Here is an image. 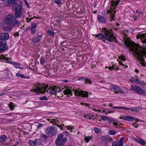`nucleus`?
Returning <instances> with one entry per match:
<instances>
[{
  "label": "nucleus",
  "mask_w": 146,
  "mask_h": 146,
  "mask_svg": "<svg viewBox=\"0 0 146 146\" xmlns=\"http://www.w3.org/2000/svg\"><path fill=\"white\" fill-rule=\"evenodd\" d=\"M124 42L127 46L130 48V51L133 53L135 54V55L136 56V58L139 60L140 64L143 66H145V63L143 56L145 55L146 58L145 49L143 47H140L137 44L129 40H125Z\"/></svg>",
  "instance_id": "nucleus-1"
},
{
  "label": "nucleus",
  "mask_w": 146,
  "mask_h": 146,
  "mask_svg": "<svg viewBox=\"0 0 146 146\" xmlns=\"http://www.w3.org/2000/svg\"><path fill=\"white\" fill-rule=\"evenodd\" d=\"M103 31L105 35L102 33L98 34L96 35L97 37H98L101 39H105L110 42H112L113 40L115 42L117 41V40H115L116 37L114 36L112 34L113 31L112 29L108 30L106 28H104Z\"/></svg>",
  "instance_id": "nucleus-2"
},
{
  "label": "nucleus",
  "mask_w": 146,
  "mask_h": 146,
  "mask_svg": "<svg viewBox=\"0 0 146 146\" xmlns=\"http://www.w3.org/2000/svg\"><path fill=\"white\" fill-rule=\"evenodd\" d=\"M5 23L8 26H11L15 25H19L20 21L16 19L15 16L11 14L7 15L5 20Z\"/></svg>",
  "instance_id": "nucleus-3"
},
{
  "label": "nucleus",
  "mask_w": 146,
  "mask_h": 146,
  "mask_svg": "<svg viewBox=\"0 0 146 146\" xmlns=\"http://www.w3.org/2000/svg\"><path fill=\"white\" fill-rule=\"evenodd\" d=\"M63 134H60L58 135L55 143L57 146H64V143L67 141V139L66 137L63 138Z\"/></svg>",
  "instance_id": "nucleus-4"
},
{
  "label": "nucleus",
  "mask_w": 146,
  "mask_h": 146,
  "mask_svg": "<svg viewBox=\"0 0 146 146\" xmlns=\"http://www.w3.org/2000/svg\"><path fill=\"white\" fill-rule=\"evenodd\" d=\"M44 84H42V86L40 87L35 86L36 87L35 89L31 90V91H33L35 93L38 94L44 93L45 92H48V90L46 91V89L48 88V85H47L46 86H44Z\"/></svg>",
  "instance_id": "nucleus-5"
},
{
  "label": "nucleus",
  "mask_w": 146,
  "mask_h": 146,
  "mask_svg": "<svg viewBox=\"0 0 146 146\" xmlns=\"http://www.w3.org/2000/svg\"><path fill=\"white\" fill-rule=\"evenodd\" d=\"M45 132L50 136H53L57 133V128L55 127L49 126L45 129Z\"/></svg>",
  "instance_id": "nucleus-6"
},
{
  "label": "nucleus",
  "mask_w": 146,
  "mask_h": 146,
  "mask_svg": "<svg viewBox=\"0 0 146 146\" xmlns=\"http://www.w3.org/2000/svg\"><path fill=\"white\" fill-rule=\"evenodd\" d=\"M72 90L74 91V94L76 96H81L83 97H88V92H87L83 91L82 90H81L80 91L78 89L74 90V88L72 89Z\"/></svg>",
  "instance_id": "nucleus-7"
},
{
  "label": "nucleus",
  "mask_w": 146,
  "mask_h": 146,
  "mask_svg": "<svg viewBox=\"0 0 146 146\" xmlns=\"http://www.w3.org/2000/svg\"><path fill=\"white\" fill-rule=\"evenodd\" d=\"M37 27V23L35 22H32L30 26H28L27 27V29L31 31V33L32 35H34L36 32V29Z\"/></svg>",
  "instance_id": "nucleus-8"
},
{
  "label": "nucleus",
  "mask_w": 146,
  "mask_h": 146,
  "mask_svg": "<svg viewBox=\"0 0 146 146\" xmlns=\"http://www.w3.org/2000/svg\"><path fill=\"white\" fill-rule=\"evenodd\" d=\"M13 9L15 11H22L23 7L21 4L16 3L13 5Z\"/></svg>",
  "instance_id": "nucleus-9"
},
{
  "label": "nucleus",
  "mask_w": 146,
  "mask_h": 146,
  "mask_svg": "<svg viewBox=\"0 0 146 146\" xmlns=\"http://www.w3.org/2000/svg\"><path fill=\"white\" fill-rule=\"evenodd\" d=\"M0 38L3 40L5 41L9 38V34L6 33H1L0 34Z\"/></svg>",
  "instance_id": "nucleus-10"
},
{
  "label": "nucleus",
  "mask_w": 146,
  "mask_h": 146,
  "mask_svg": "<svg viewBox=\"0 0 146 146\" xmlns=\"http://www.w3.org/2000/svg\"><path fill=\"white\" fill-rule=\"evenodd\" d=\"M135 92L140 95H142L144 96H146V93L145 91L140 87L137 86Z\"/></svg>",
  "instance_id": "nucleus-11"
},
{
  "label": "nucleus",
  "mask_w": 146,
  "mask_h": 146,
  "mask_svg": "<svg viewBox=\"0 0 146 146\" xmlns=\"http://www.w3.org/2000/svg\"><path fill=\"white\" fill-rule=\"evenodd\" d=\"M137 38H140L143 42L146 43V34L137 35Z\"/></svg>",
  "instance_id": "nucleus-12"
},
{
  "label": "nucleus",
  "mask_w": 146,
  "mask_h": 146,
  "mask_svg": "<svg viewBox=\"0 0 146 146\" xmlns=\"http://www.w3.org/2000/svg\"><path fill=\"white\" fill-rule=\"evenodd\" d=\"M8 48V46L5 43L0 46V52L1 53L6 50Z\"/></svg>",
  "instance_id": "nucleus-13"
},
{
  "label": "nucleus",
  "mask_w": 146,
  "mask_h": 146,
  "mask_svg": "<svg viewBox=\"0 0 146 146\" xmlns=\"http://www.w3.org/2000/svg\"><path fill=\"white\" fill-rule=\"evenodd\" d=\"M15 17L16 19L21 18L22 16L23 13L22 11H15Z\"/></svg>",
  "instance_id": "nucleus-14"
},
{
  "label": "nucleus",
  "mask_w": 146,
  "mask_h": 146,
  "mask_svg": "<svg viewBox=\"0 0 146 146\" xmlns=\"http://www.w3.org/2000/svg\"><path fill=\"white\" fill-rule=\"evenodd\" d=\"M42 38L41 35H39L37 37L32 39V41L33 43L36 44L39 42Z\"/></svg>",
  "instance_id": "nucleus-15"
},
{
  "label": "nucleus",
  "mask_w": 146,
  "mask_h": 146,
  "mask_svg": "<svg viewBox=\"0 0 146 146\" xmlns=\"http://www.w3.org/2000/svg\"><path fill=\"white\" fill-rule=\"evenodd\" d=\"M113 89L115 90V93L117 94L119 93H121L123 92L122 90V89L119 88L117 87L114 86L113 87Z\"/></svg>",
  "instance_id": "nucleus-16"
},
{
  "label": "nucleus",
  "mask_w": 146,
  "mask_h": 146,
  "mask_svg": "<svg viewBox=\"0 0 146 146\" xmlns=\"http://www.w3.org/2000/svg\"><path fill=\"white\" fill-rule=\"evenodd\" d=\"M120 118L121 119L128 121H132L134 120V118L133 117L129 116H124L120 117Z\"/></svg>",
  "instance_id": "nucleus-17"
},
{
  "label": "nucleus",
  "mask_w": 146,
  "mask_h": 146,
  "mask_svg": "<svg viewBox=\"0 0 146 146\" xmlns=\"http://www.w3.org/2000/svg\"><path fill=\"white\" fill-rule=\"evenodd\" d=\"M70 89H72V88L69 87L68 89H66L64 90L63 91L64 94L66 95L69 94L72 95V92L70 90Z\"/></svg>",
  "instance_id": "nucleus-18"
},
{
  "label": "nucleus",
  "mask_w": 146,
  "mask_h": 146,
  "mask_svg": "<svg viewBox=\"0 0 146 146\" xmlns=\"http://www.w3.org/2000/svg\"><path fill=\"white\" fill-rule=\"evenodd\" d=\"M98 19L99 21L102 23H105L106 20L104 17L100 15H98Z\"/></svg>",
  "instance_id": "nucleus-19"
},
{
  "label": "nucleus",
  "mask_w": 146,
  "mask_h": 146,
  "mask_svg": "<svg viewBox=\"0 0 146 146\" xmlns=\"http://www.w3.org/2000/svg\"><path fill=\"white\" fill-rule=\"evenodd\" d=\"M136 141L141 144L143 145H145L146 143V142L141 138H139L137 139Z\"/></svg>",
  "instance_id": "nucleus-20"
},
{
  "label": "nucleus",
  "mask_w": 146,
  "mask_h": 146,
  "mask_svg": "<svg viewBox=\"0 0 146 146\" xmlns=\"http://www.w3.org/2000/svg\"><path fill=\"white\" fill-rule=\"evenodd\" d=\"M135 82L137 83L138 84L141 85L143 84V86H144V85H146V84L144 83V82H141L140 81L138 78H136L135 79Z\"/></svg>",
  "instance_id": "nucleus-21"
},
{
  "label": "nucleus",
  "mask_w": 146,
  "mask_h": 146,
  "mask_svg": "<svg viewBox=\"0 0 146 146\" xmlns=\"http://www.w3.org/2000/svg\"><path fill=\"white\" fill-rule=\"evenodd\" d=\"M7 137L6 135H3L0 137V141H5L7 139Z\"/></svg>",
  "instance_id": "nucleus-22"
},
{
  "label": "nucleus",
  "mask_w": 146,
  "mask_h": 146,
  "mask_svg": "<svg viewBox=\"0 0 146 146\" xmlns=\"http://www.w3.org/2000/svg\"><path fill=\"white\" fill-rule=\"evenodd\" d=\"M115 11H113V10H111V18L110 19V21H112V19L113 20H114V18H113L114 17V14H115Z\"/></svg>",
  "instance_id": "nucleus-23"
},
{
  "label": "nucleus",
  "mask_w": 146,
  "mask_h": 146,
  "mask_svg": "<svg viewBox=\"0 0 146 146\" xmlns=\"http://www.w3.org/2000/svg\"><path fill=\"white\" fill-rule=\"evenodd\" d=\"M34 141L35 146H37L41 144L40 140L39 139H35Z\"/></svg>",
  "instance_id": "nucleus-24"
},
{
  "label": "nucleus",
  "mask_w": 146,
  "mask_h": 146,
  "mask_svg": "<svg viewBox=\"0 0 146 146\" xmlns=\"http://www.w3.org/2000/svg\"><path fill=\"white\" fill-rule=\"evenodd\" d=\"M54 87V88L55 89V91H56V93H57V92H60L62 89H64V88H62V89H61L60 88H58L56 86H55Z\"/></svg>",
  "instance_id": "nucleus-25"
},
{
  "label": "nucleus",
  "mask_w": 146,
  "mask_h": 146,
  "mask_svg": "<svg viewBox=\"0 0 146 146\" xmlns=\"http://www.w3.org/2000/svg\"><path fill=\"white\" fill-rule=\"evenodd\" d=\"M124 140V138L123 137L120 138L119 146H123V143Z\"/></svg>",
  "instance_id": "nucleus-26"
},
{
  "label": "nucleus",
  "mask_w": 146,
  "mask_h": 146,
  "mask_svg": "<svg viewBox=\"0 0 146 146\" xmlns=\"http://www.w3.org/2000/svg\"><path fill=\"white\" fill-rule=\"evenodd\" d=\"M117 132L113 130H110L108 131V133L110 135H115L117 133Z\"/></svg>",
  "instance_id": "nucleus-27"
},
{
  "label": "nucleus",
  "mask_w": 146,
  "mask_h": 146,
  "mask_svg": "<svg viewBox=\"0 0 146 146\" xmlns=\"http://www.w3.org/2000/svg\"><path fill=\"white\" fill-rule=\"evenodd\" d=\"M55 89L54 88V87L53 86L52 88V90L50 92V94H54L56 95V91H55Z\"/></svg>",
  "instance_id": "nucleus-28"
},
{
  "label": "nucleus",
  "mask_w": 146,
  "mask_h": 146,
  "mask_svg": "<svg viewBox=\"0 0 146 146\" xmlns=\"http://www.w3.org/2000/svg\"><path fill=\"white\" fill-rule=\"evenodd\" d=\"M17 0H10V1H8V5H9V4H11L12 5L15 4V3L16 2Z\"/></svg>",
  "instance_id": "nucleus-29"
},
{
  "label": "nucleus",
  "mask_w": 146,
  "mask_h": 146,
  "mask_svg": "<svg viewBox=\"0 0 146 146\" xmlns=\"http://www.w3.org/2000/svg\"><path fill=\"white\" fill-rule=\"evenodd\" d=\"M4 29L6 31L10 32L12 30V28L10 27H6L4 28Z\"/></svg>",
  "instance_id": "nucleus-30"
},
{
  "label": "nucleus",
  "mask_w": 146,
  "mask_h": 146,
  "mask_svg": "<svg viewBox=\"0 0 146 146\" xmlns=\"http://www.w3.org/2000/svg\"><path fill=\"white\" fill-rule=\"evenodd\" d=\"M84 81L85 82V84H87L88 83L89 84H91L92 82V81L90 80V79L86 78Z\"/></svg>",
  "instance_id": "nucleus-31"
},
{
  "label": "nucleus",
  "mask_w": 146,
  "mask_h": 146,
  "mask_svg": "<svg viewBox=\"0 0 146 146\" xmlns=\"http://www.w3.org/2000/svg\"><path fill=\"white\" fill-rule=\"evenodd\" d=\"M47 33L48 34L52 36H53L55 34L53 32L50 30H48L47 31Z\"/></svg>",
  "instance_id": "nucleus-32"
},
{
  "label": "nucleus",
  "mask_w": 146,
  "mask_h": 146,
  "mask_svg": "<svg viewBox=\"0 0 146 146\" xmlns=\"http://www.w3.org/2000/svg\"><path fill=\"white\" fill-rule=\"evenodd\" d=\"M58 121V120H56L55 119H52V120H51V121H50V122L53 123V125H55L56 124V122Z\"/></svg>",
  "instance_id": "nucleus-33"
},
{
  "label": "nucleus",
  "mask_w": 146,
  "mask_h": 146,
  "mask_svg": "<svg viewBox=\"0 0 146 146\" xmlns=\"http://www.w3.org/2000/svg\"><path fill=\"white\" fill-rule=\"evenodd\" d=\"M29 143L31 146H35L34 141L31 140H30L29 141Z\"/></svg>",
  "instance_id": "nucleus-34"
},
{
  "label": "nucleus",
  "mask_w": 146,
  "mask_h": 146,
  "mask_svg": "<svg viewBox=\"0 0 146 146\" xmlns=\"http://www.w3.org/2000/svg\"><path fill=\"white\" fill-rule=\"evenodd\" d=\"M35 17H32L31 18H26V21L27 22V23H29L30 22H31V20L32 19H33L34 18H35Z\"/></svg>",
  "instance_id": "nucleus-35"
},
{
  "label": "nucleus",
  "mask_w": 146,
  "mask_h": 146,
  "mask_svg": "<svg viewBox=\"0 0 146 146\" xmlns=\"http://www.w3.org/2000/svg\"><path fill=\"white\" fill-rule=\"evenodd\" d=\"M9 107L11 108V109L12 110L14 108V107L13 106V103L12 102H11L10 103V104H9Z\"/></svg>",
  "instance_id": "nucleus-36"
},
{
  "label": "nucleus",
  "mask_w": 146,
  "mask_h": 146,
  "mask_svg": "<svg viewBox=\"0 0 146 146\" xmlns=\"http://www.w3.org/2000/svg\"><path fill=\"white\" fill-rule=\"evenodd\" d=\"M113 124H114V125L115 126L116 128H122V127H120V125H118V124L117 123L114 122L113 123Z\"/></svg>",
  "instance_id": "nucleus-37"
},
{
  "label": "nucleus",
  "mask_w": 146,
  "mask_h": 146,
  "mask_svg": "<svg viewBox=\"0 0 146 146\" xmlns=\"http://www.w3.org/2000/svg\"><path fill=\"white\" fill-rule=\"evenodd\" d=\"M39 99L40 100H48V98L46 96H43L39 98Z\"/></svg>",
  "instance_id": "nucleus-38"
},
{
  "label": "nucleus",
  "mask_w": 146,
  "mask_h": 146,
  "mask_svg": "<svg viewBox=\"0 0 146 146\" xmlns=\"http://www.w3.org/2000/svg\"><path fill=\"white\" fill-rule=\"evenodd\" d=\"M118 58L123 61H125L126 60V59L125 58L124 56L123 55H121V56H119Z\"/></svg>",
  "instance_id": "nucleus-39"
},
{
  "label": "nucleus",
  "mask_w": 146,
  "mask_h": 146,
  "mask_svg": "<svg viewBox=\"0 0 146 146\" xmlns=\"http://www.w3.org/2000/svg\"><path fill=\"white\" fill-rule=\"evenodd\" d=\"M130 110L131 111L134 112L135 113L138 112L139 111L138 109L137 108H135L133 109H131Z\"/></svg>",
  "instance_id": "nucleus-40"
},
{
  "label": "nucleus",
  "mask_w": 146,
  "mask_h": 146,
  "mask_svg": "<svg viewBox=\"0 0 146 146\" xmlns=\"http://www.w3.org/2000/svg\"><path fill=\"white\" fill-rule=\"evenodd\" d=\"M118 142L114 141L112 143V146H118Z\"/></svg>",
  "instance_id": "nucleus-41"
},
{
  "label": "nucleus",
  "mask_w": 146,
  "mask_h": 146,
  "mask_svg": "<svg viewBox=\"0 0 146 146\" xmlns=\"http://www.w3.org/2000/svg\"><path fill=\"white\" fill-rule=\"evenodd\" d=\"M20 77L21 78H24L29 79L30 78V76H25L23 74H21V75L20 76Z\"/></svg>",
  "instance_id": "nucleus-42"
},
{
  "label": "nucleus",
  "mask_w": 146,
  "mask_h": 146,
  "mask_svg": "<svg viewBox=\"0 0 146 146\" xmlns=\"http://www.w3.org/2000/svg\"><path fill=\"white\" fill-rule=\"evenodd\" d=\"M108 118L106 116H103L102 117L101 119L105 121L107 120H108Z\"/></svg>",
  "instance_id": "nucleus-43"
},
{
  "label": "nucleus",
  "mask_w": 146,
  "mask_h": 146,
  "mask_svg": "<svg viewBox=\"0 0 146 146\" xmlns=\"http://www.w3.org/2000/svg\"><path fill=\"white\" fill-rule=\"evenodd\" d=\"M94 130L96 133H98L100 131V129L99 128L96 127L94 128Z\"/></svg>",
  "instance_id": "nucleus-44"
},
{
  "label": "nucleus",
  "mask_w": 146,
  "mask_h": 146,
  "mask_svg": "<svg viewBox=\"0 0 146 146\" xmlns=\"http://www.w3.org/2000/svg\"><path fill=\"white\" fill-rule=\"evenodd\" d=\"M86 79V78L84 77H79L78 79V80H82L84 81H85V80Z\"/></svg>",
  "instance_id": "nucleus-45"
},
{
  "label": "nucleus",
  "mask_w": 146,
  "mask_h": 146,
  "mask_svg": "<svg viewBox=\"0 0 146 146\" xmlns=\"http://www.w3.org/2000/svg\"><path fill=\"white\" fill-rule=\"evenodd\" d=\"M137 86L136 85H135L134 86H131V89L132 90H134L135 91H136V90L137 89Z\"/></svg>",
  "instance_id": "nucleus-46"
},
{
  "label": "nucleus",
  "mask_w": 146,
  "mask_h": 146,
  "mask_svg": "<svg viewBox=\"0 0 146 146\" xmlns=\"http://www.w3.org/2000/svg\"><path fill=\"white\" fill-rule=\"evenodd\" d=\"M41 136L42 137L45 139H47L48 137V136L46 135L43 134L41 135Z\"/></svg>",
  "instance_id": "nucleus-47"
},
{
  "label": "nucleus",
  "mask_w": 146,
  "mask_h": 146,
  "mask_svg": "<svg viewBox=\"0 0 146 146\" xmlns=\"http://www.w3.org/2000/svg\"><path fill=\"white\" fill-rule=\"evenodd\" d=\"M44 63V59L42 58H40V63L42 64H43Z\"/></svg>",
  "instance_id": "nucleus-48"
},
{
  "label": "nucleus",
  "mask_w": 146,
  "mask_h": 146,
  "mask_svg": "<svg viewBox=\"0 0 146 146\" xmlns=\"http://www.w3.org/2000/svg\"><path fill=\"white\" fill-rule=\"evenodd\" d=\"M119 2V1L117 0L115 2H114V3L112 4V5L113 6L114 5H118Z\"/></svg>",
  "instance_id": "nucleus-49"
},
{
  "label": "nucleus",
  "mask_w": 146,
  "mask_h": 146,
  "mask_svg": "<svg viewBox=\"0 0 146 146\" xmlns=\"http://www.w3.org/2000/svg\"><path fill=\"white\" fill-rule=\"evenodd\" d=\"M55 3L58 4H60L61 3V1L60 0H56Z\"/></svg>",
  "instance_id": "nucleus-50"
},
{
  "label": "nucleus",
  "mask_w": 146,
  "mask_h": 146,
  "mask_svg": "<svg viewBox=\"0 0 146 146\" xmlns=\"http://www.w3.org/2000/svg\"><path fill=\"white\" fill-rule=\"evenodd\" d=\"M131 109V108H129L123 107H122V109H124L126 110H129V111L130 112H131V111L130 110Z\"/></svg>",
  "instance_id": "nucleus-51"
},
{
  "label": "nucleus",
  "mask_w": 146,
  "mask_h": 146,
  "mask_svg": "<svg viewBox=\"0 0 146 146\" xmlns=\"http://www.w3.org/2000/svg\"><path fill=\"white\" fill-rule=\"evenodd\" d=\"M10 64H13V65H18L19 64H17V63H16L15 62H11V61H10Z\"/></svg>",
  "instance_id": "nucleus-52"
},
{
  "label": "nucleus",
  "mask_w": 146,
  "mask_h": 146,
  "mask_svg": "<svg viewBox=\"0 0 146 146\" xmlns=\"http://www.w3.org/2000/svg\"><path fill=\"white\" fill-rule=\"evenodd\" d=\"M115 108V109H122V107H113L111 108Z\"/></svg>",
  "instance_id": "nucleus-53"
},
{
  "label": "nucleus",
  "mask_w": 146,
  "mask_h": 146,
  "mask_svg": "<svg viewBox=\"0 0 146 146\" xmlns=\"http://www.w3.org/2000/svg\"><path fill=\"white\" fill-rule=\"evenodd\" d=\"M85 140L87 142H88L90 139H89V137H86L85 138Z\"/></svg>",
  "instance_id": "nucleus-54"
},
{
  "label": "nucleus",
  "mask_w": 146,
  "mask_h": 146,
  "mask_svg": "<svg viewBox=\"0 0 146 146\" xmlns=\"http://www.w3.org/2000/svg\"><path fill=\"white\" fill-rule=\"evenodd\" d=\"M66 127L67 128V129L68 130L71 129L72 130V128L70 126H66Z\"/></svg>",
  "instance_id": "nucleus-55"
},
{
  "label": "nucleus",
  "mask_w": 146,
  "mask_h": 146,
  "mask_svg": "<svg viewBox=\"0 0 146 146\" xmlns=\"http://www.w3.org/2000/svg\"><path fill=\"white\" fill-rule=\"evenodd\" d=\"M43 124L41 123L39 124L38 125H37V128H39L40 127H41L42 126Z\"/></svg>",
  "instance_id": "nucleus-56"
},
{
  "label": "nucleus",
  "mask_w": 146,
  "mask_h": 146,
  "mask_svg": "<svg viewBox=\"0 0 146 146\" xmlns=\"http://www.w3.org/2000/svg\"><path fill=\"white\" fill-rule=\"evenodd\" d=\"M134 20L135 21H136L138 19V17L137 16H134L133 17Z\"/></svg>",
  "instance_id": "nucleus-57"
},
{
  "label": "nucleus",
  "mask_w": 146,
  "mask_h": 146,
  "mask_svg": "<svg viewBox=\"0 0 146 146\" xmlns=\"http://www.w3.org/2000/svg\"><path fill=\"white\" fill-rule=\"evenodd\" d=\"M136 123H133V125L135 128H137L138 127V125H136Z\"/></svg>",
  "instance_id": "nucleus-58"
},
{
  "label": "nucleus",
  "mask_w": 146,
  "mask_h": 146,
  "mask_svg": "<svg viewBox=\"0 0 146 146\" xmlns=\"http://www.w3.org/2000/svg\"><path fill=\"white\" fill-rule=\"evenodd\" d=\"M113 67H109V69L110 70H112L114 68V66H113Z\"/></svg>",
  "instance_id": "nucleus-59"
},
{
  "label": "nucleus",
  "mask_w": 146,
  "mask_h": 146,
  "mask_svg": "<svg viewBox=\"0 0 146 146\" xmlns=\"http://www.w3.org/2000/svg\"><path fill=\"white\" fill-rule=\"evenodd\" d=\"M119 64L120 65H122L123 66H125V64H123V62H122L121 61H119Z\"/></svg>",
  "instance_id": "nucleus-60"
},
{
  "label": "nucleus",
  "mask_w": 146,
  "mask_h": 146,
  "mask_svg": "<svg viewBox=\"0 0 146 146\" xmlns=\"http://www.w3.org/2000/svg\"><path fill=\"white\" fill-rule=\"evenodd\" d=\"M56 125L57 126H58V127H59L61 130H63V128H62V127L61 126V125Z\"/></svg>",
  "instance_id": "nucleus-61"
},
{
  "label": "nucleus",
  "mask_w": 146,
  "mask_h": 146,
  "mask_svg": "<svg viewBox=\"0 0 146 146\" xmlns=\"http://www.w3.org/2000/svg\"><path fill=\"white\" fill-rule=\"evenodd\" d=\"M21 74H20L19 73H17L16 74V76L17 77H19L21 75Z\"/></svg>",
  "instance_id": "nucleus-62"
},
{
  "label": "nucleus",
  "mask_w": 146,
  "mask_h": 146,
  "mask_svg": "<svg viewBox=\"0 0 146 146\" xmlns=\"http://www.w3.org/2000/svg\"><path fill=\"white\" fill-rule=\"evenodd\" d=\"M63 133H64L67 136L68 135V133L67 131H65L63 132Z\"/></svg>",
  "instance_id": "nucleus-63"
},
{
  "label": "nucleus",
  "mask_w": 146,
  "mask_h": 146,
  "mask_svg": "<svg viewBox=\"0 0 146 146\" xmlns=\"http://www.w3.org/2000/svg\"><path fill=\"white\" fill-rule=\"evenodd\" d=\"M3 59H5V60H9V59H10V58H8V57H5L4 56H3Z\"/></svg>",
  "instance_id": "nucleus-64"
}]
</instances>
